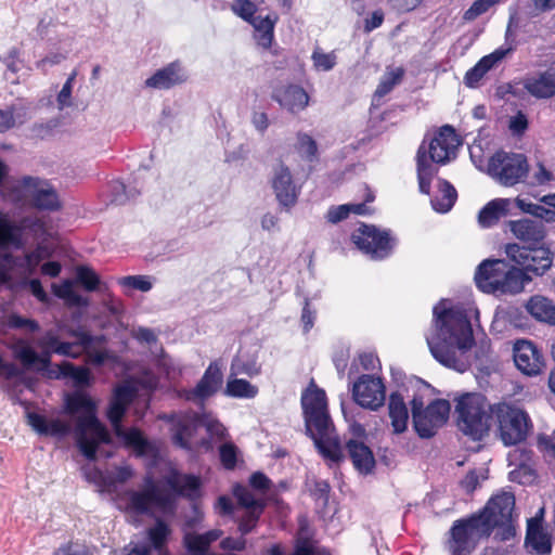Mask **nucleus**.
<instances>
[{
  "label": "nucleus",
  "instance_id": "obj_33",
  "mask_svg": "<svg viewBox=\"0 0 555 555\" xmlns=\"http://www.w3.org/2000/svg\"><path fill=\"white\" fill-rule=\"evenodd\" d=\"M526 309L537 321L555 324V302L552 299L534 295L527 301Z\"/></svg>",
  "mask_w": 555,
  "mask_h": 555
},
{
  "label": "nucleus",
  "instance_id": "obj_44",
  "mask_svg": "<svg viewBox=\"0 0 555 555\" xmlns=\"http://www.w3.org/2000/svg\"><path fill=\"white\" fill-rule=\"evenodd\" d=\"M404 69L402 67H387L382 76L374 93V99H382L388 94L403 78Z\"/></svg>",
  "mask_w": 555,
  "mask_h": 555
},
{
  "label": "nucleus",
  "instance_id": "obj_63",
  "mask_svg": "<svg viewBox=\"0 0 555 555\" xmlns=\"http://www.w3.org/2000/svg\"><path fill=\"white\" fill-rule=\"evenodd\" d=\"M131 334L138 341L149 346H152L157 341V337L151 328L138 327L132 330Z\"/></svg>",
  "mask_w": 555,
  "mask_h": 555
},
{
  "label": "nucleus",
  "instance_id": "obj_49",
  "mask_svg": "<svg viewBox=\"0 0 555 555\" xmlns=\"http://www.w3.org/2000/svg\"><path fill=\"white\" fill-rule=\"evenodd\" d=\"M60 369L62 375L72 377L77 385H86L89 382L90 373L86 367H77L69 362H64Z\"/></svg>",
  "mask_w": 555,
  "mask_h": 555
},
{
  "label": "nucleus",
  "instance_id": "obj_23",
  "mask_svg": "<svg viewBox=\"0 0 555 555\" xmlns=\"http://www.w3.org/2000/svg\"><path fill=\"white\" fill-rule=\"evenodd\" d=\"M514 49L513 43H505L495 49L492 53L481 57L474 67L467 70L464 77V83L469 88H475L483 76L509 55Z\"/></svg>",
  "mask_w": 555,
  "mask_h": 555
},
{
  "label": "nucleus",
  "instance_id": "obj_31",
  "mask_svg": "<svg viewBox=\"0 0 555 555\" xmlns=\"http://www.w3.org/2000/svg\"><path fill=\"white\" fill-rule=\"evenodd\" d=\"M514 201L509 198H495L489 202L478 215V222L483 228L494 225L502 217H505Z\"/></svg>",
  "mask_w": 555,
  "mask_h": 555
},
{
  "label": "nucleus",
  "instance_id": "obj_48",
  "mask_svg": "<svg viewBox=\"0 0 555 555\" xmlns=\"http://www.w3.org/2000/svg\"><path fill=\"white\" fill-rule=\"evenodd\" d=\"M118 283L126 291L138 289L141 292H149L153 287V281L146 275H128L118 280Z\"/></svg>",
  "mask_w": 555,
  "mask_h": 555
},
{
  "label": "nucleus",
  "instance_id": "obj_24",
  "mask_svg": "<svg viewBox=\"0 0 555 555\" xmlns=\"http://www.w3.org/2000/svg\"><path fill=\"white\" fill-rule=\"evenodd\" d=\"M272 189L280 205L289 208L298 198V190L294 184L289 169L283 164L274 168L272 177Z\"/></svg>",
  "mask_w": 555,
  "mask_h": 555
},
{
  "label": "nucleus",
  "instance_id": "obj_47",
  "mask_svg": "<svg viewBox=\"0 0 555 555\" xmlns=\"http://www.w3.org/2000/svg\"><path fill=\"white\" fill-rule=\"evenodd\" d=\"M76 281L88 292H93L100 284V279L93 269L87 266L76 268Z\"/></svg>",
  "mask_w": 555,
  "mask_h": 555
},
{
  "label": "nucleus",
  "instance_id": "obj_28",
  "mask_svg": "<svg viewBox=\"0 0 555 555\" xmlns=\"http://www.w3.org/2000/svg\"><path fill=\"white\" fill-rule=\"evenodd\" d=\"M274 99L291 113L304 111L309 104V95L299 86H287L275 91Z\"/></svg>",
  "mask_w": 555,
  "mask_h": 555
},
{
  "label": "nucleus",
  "instance_id": "obj_8",
  "mask_svg": "<svg viewBox=\"0 0 555 555\" xmlns=\"http://www.w3.org/2000/svg\"><path fill=\"white\" fill-rule=\"evenodd\" d=\"M415 384L418 393L411 400L413 426L421 438H431L448 422L451 405L448 400L437 399L424 408L423 393L429 392L430 386L420 379Z\"/></svg>",
  "mask_w": 555,
  "mask_h": 555
},
{
  "label": "nucleus",
  "instance_id": "obj_40",
  "mask_svg": "<svg viewBox=\"0 0 555 555\" xmlns=\"http://www.w3.org/2000/svg\"><path fill=\"white\" fill-rule=\"evenodd\" d=\"M50 256L51 253L48 247L40 244L34 250L26 253L23 259L14 260V266L22 268L25 274L31 275L36 272L40 262Z\"/></svg>",
  "mask_w": 555,
  "mask_h": 555
},
{
  "label": "nucleus",
  "instance_id": "obj_5",
  "mask_svg": "<svg viewBox=\"0 0 555 555\" xmlns=\"http://www.w3.org/2000/svg\"><path fill=\"white\" fill-rule=\"evenodd\" d=\"M77 337L78 343H61L53 331H48L36 341L40 352H37L29 341L18 339L13 345V353L26 369L35 365L46 369L50 364L52 353L77 358L83 351H88L94 340L88 333H80Z\"/></svg>",
  "mask_w": 555,
  "mask_h": 555
},
{
  "label": "nucleus",
  "instance_id": "obj_14",
  "mask_svg": "<svg viewBox=\"0 0 555 555\" xmlns=\"http://www.w3.org/2000/svg\"><path fill=\"white\" fill-rule=\"evenodd\" d=\"M23 230H29L35 236H39L46 231L44 222L39 217H25L20 224H16L8 212L0 209V248L23 247Z\"/></svg>",
  "mask_w": 555,
  "mask_h": 555
},
{
  "label": "nucleus",
  "instance_id": "obj_26",
  "mask_svg": "<svg viewBox=\"0 0 555 555\" xmlns=\"http://www.w3.org/2000/svg\"><path fill=\"white\" fill-rule=\"evenodd\" d=\"M188 73L178 62L155 72L153 76L145 80V86L152 89H169L176 85L186 81Z\"/></svg>",
  "mask_w": 555,
  "mask_h": 555
},
{
  "label": "nucleus",
  "instance_id": "obj_45",
  "mask_svg": "<svg viewBox=\"0 0 555 555\" xmlns=\"http://www.w3.org/2000/svg\"><path fill=\"white\" fill-rule=\"evenodd\" d=\"M258 387L242 378L230 379L227 383L225 395L235 398H255Z\"/></svg>",
  "mask_w": 555,
  "mask_h": 555
},
{
  "label": "nucleus",
  "instance_id": "obj_4",
  "mask_svg": "<svg viewBox=\"0 0 555 555\" xmlns=\"http://www.w3.org/2000/svg\"><path fill=\"white\" fill-rule=\"evenodd\" d=\"M301 405L307 433L319 452L332 462L340 461L341 449L327 411L325 391L311 383L301 396Z\"/></svg>",
  "mask_w": 555,
  "mask_h": 555
},
{
  "label": "nucleus",
  "instance_id": "obj_27",
  "mask_svg": "<svg viewBox=\"0 0 555 555\" xmlns=\"http://www.w3.org/2000/svg\"><path fill=\"white\" fill-rule=\"evenodd\" d=\"M524 89L537 99H550L555 95V72L546 70L522 81Z\"/></svg>",
  "mask_w": 555,
  "mask_h": 555
},
{
  "label": "nucleus",
  "instance_id": "obj_60",
  "mask_svg": "<svg viewBox=\"0 0 555 555\" xmlns=\"http://www.w3.org/2000/svg\"><path fill=\"white\" fill-rule=\"evenodd\" d=\"M261 513L262 512L246 509V514L241 519L238 526L242 534H247L255 528Z\"/></svg>",
  "mask_w": 555,
  "mask_h": 555
},
{
  "label": "nucleus",
  "instance_id": "obj_3",
  "mask_svg": "<svg viewBox=\"0 0 555 555\" xmlns=\"http://www.w3.org/2000/svg\"><path fill=\"white\" fill-rule=\"evenodd\" d=\"M165 482L172 492L162 489L152 475H146L141 489H128L117 494L116 504L119 509L129 517L151 514L154 509L163 514H171L175 511V495L195 498L198 494L199 479L193 475L180 474L171 470Z\"/></svg>",
  "mask_w": 555,
  "mask_h": 555
},
{
  "label": "nucleus",
  "instance_id": "obj_52",
  "mask_svg": "<svg viewBox=\"0 0 555 555\" xmlns=\"http://www.w3.org/2000/svg\"><path fill=\"white\" fill-rule=\"evenodd\" d=\"M134 476L129 465L118 466L107 475L106 490H111L115 483H125Z\"/></svg>",
  "mask_w": 555,
  "mask_h": 555
},
{
  "label": "nucleus",
  "instance_id": "obj_53",
  "mask_svg": "<svg viewBox=\"0 0 555 555\" xmlns=\"http://www.w3.org/2000/svg\"><path fill=\"white\" fill-rule=\"evenodd\" d=\"M24 118L25 114L22 115L14 108L0 109V132L9 130L16 124H22L24 121Z\"/></svg>",
  "mask_w": 555,
  "mask_h": 555
},
{
  "label": "nucleus",
  "instance_id": "obj_59",
  "mask_svg": "<svg viewBox=\"0 0 555 555\" xmlns=\"http://www.w3.org/2000/svg\"><path fill=\"white\" fill-rule=\"evenodd\" d=\"M86 479L106 490L107 475H104L94 466H85L82 468Z\"/></svg>",
  "mask_w": 555,
  "mask_h": 555
},
{
  "label": "nucleus",
  "instance_id": "obj_36",
  "mask_svg": "<svg viewBox=\"0 0 555 555\" xmlns=\"http://www.w3.org/2000/svg\"><path fill=\"white\" fill-rule=\"evenodd\" d=\"M171 534V528L162 519L157 518L154 526L147 529V539L157 555H168L166 544Z\"/></svg>",
  "mask_w": 555,
  "mask_h": 555
},
{
  "label": "nucleus",
  "instance_id": "obj_51",
  "mask_svg": "<svg viewBox=\"0 0 555 555\" xmlns=\"http://www.w3.org/2000/svg\"><path fill=\"white\" fill-rule=\"evenodd\" d=\"M8 326L11 328L22 330L26 333H35L40 328V325L36 320L24 318L18 314H11L8 317Z\"/></svg>",
  "mask_w": 555,
  "mask_h": 555
},
{
  "label": "nucleus",
  "instance_id": "obj_18",
  "mask_svg": "<svg viewBox=\"0 0 555 555\" xmlns=\"http://www.w3.org/2000/svg\"><path fill=\"white\" fill-rule=\"evenodd\" d=\"M202 427L199 423V415L184 414L177 416L173 421L172 439L173 442L184 449H192L193 447L210 448V443L205 440H196L195 433Z\"/></svg>",
  "mask_w": 555,
  "mask_h": 555
},
{
  "label": "nucleus",
  "instance_id": "obj_12",
  "mask_svg": "<svg viewBox=\"0 0 555 555\" xmlns=\"http://www.w3.org/2000/svg\"><path fill=\"white\" fill-rule=\"evenodd\" d=\"M493 415L496 417L504 444L514 446L526 439L531 424L524 410L506 403H499L494 405Z\"/></svg>",
  "mask_w": 555,
  "mask_h": 555
},
{
  "label": "nucleus",
  "instance_id": "obj_32",
  "mask_svg": "<svg viewBox=\"0 0 555 555\" xmlns=\"http://www.w3.org/2000/svg\"><path fill=\"white\" fill-rule=\"evenodd\" d=\"M526 543L539 555H546L552 550L551 539L537 517L528 519Z\"/></svg>",
  "mask_w": 555,
  "mask_h": 555
},
{
  "label": "nucleus",
  "instance_id": "obj_35",
  "mask_svg": "<svg viewBox=\"0 0 555 555\" xmlns=\"http://www.w3.org/2000/svg\"><path fill=\"white\" fill-rule=\"evenodd\" d=\"M531 275H528V273L520 267L515 268L512 267L509 269H504L503 275H502V282L500 285L499 293L502 294H517L520 293L525 284L529 283L531 281Z\"/></svg>",
  "mask_w": 555,
  "mask_h": 555
},
{
  "label": "nucleus",
  "instance_id": "obj_19",
  "mask_svg": "<svg viewBox=\"0 0 555 555\" xmlns=\"http://www.w3.org/2000/svg\"><path fill=\"white\" fill-rule=\"evenodd\" d=\"M8 175V167L0 162V196L16 205L30 204L35 178L25 177L21 180L4 181Z\"/></svg>",
  "mask_w": 555,
  "mask_h": 555
},
{
  "label": "nucleus",
  "instance_id": "obj_39",
  "mask_svg": "<svg viewBox=\"0 0 555 555\" xmlns=\"http://www.w3.org/2000/svg\"><path fill=\"white\" fill-rule=\"evenodd\" d=\"M234 495L238 504L245 509L262 512L264 508V499L254 489L237 485L234 488Z\"/></svg>",
  "mask_w": 555,
  "mask_h": 555
},
{
  "label": "nucleus",
  "instance_id": "obj_10",
  "mask_svg": "<svg viewBox=\"0 0 555 555\" xmlns=\"http://www.w3.org/2000/svg\"><path fill=\"white\" fill-rule=\"evenodd\" d=\"M506 257L521 267L528 275L542 276L552 267L555 253L547 243L532 247H520V244L508 243L504 247Z\"/></svg>",
  "mask_w": 555,
  "mask_h": 555
},
{
  "label": "nucleus",
  "instance_id": "obj_46",
  "mask_svg": "<svg viewBox=\"0 0 555 555\" xmlns=\"http://www.w3.org/2000/svg\"><path fill=\"white\" fill-rule=\"evenodd\" d=\"M313 67L319 72L332 70L337 63V55L334 51L325 52L321 48H315L311 55Z\"/></svg>",
  "mask_w": 555,
  "mask_h": 555
},
{
  "label": "nucleus",
  "instance_id": "obj_9",
  "mask_svg": "<svg viewBox=\"0 0 555 555\" xmlns=\"http://www.w3.org/2000/svg\"><path fill=\"white\" fill-rule=\"evenodd\" d=\"M135 391L137 389L134 385L130 382H126L118 386L111 400L109 408L107 410V417L116 436L121 439L127 447L137 452L138 455H143L150 451V442L143 437L140 430L135 428L126 430L121 426V420L127 406L132 401Z\"/></svg>",
  "mask_w": 555,
  "mask_h": 555
},
{
  "label": "nucleus",
  "instance_id": "obj_61",
  "mask_svg": "<svg viewBox=\"0 0 555 555\" xmlns=\"http://www.w3.org/2000/svg\"><path fill=\"white\" fill-rule=\"evenodd\" d=\"M528 128L527 116L522 112H518L515 116H512L508 120V129L514 134H522Z\"/></svg>",
  "mask_w": 555,
  "mask_h": 555
},
{
  "label": "nucleus",
  "instance_id": "obj_17",
  "mask_svg": "<svg viewBox=\"0 0 555 555\" xmlns=\"http://www.w3.org/2000/svg\"><path fill=\"white\" fill-rule=\"evenodd\" d=\"M352 396L359 405L377 410L385 401V386L379 377L362 375L353 385Z\"/></svg>",
  "mask_w": 555,
  "mask_h": 555
},
{
  "label": "nucleus",
  "instance_id": "obj_22",
  "mask_svg": "<svg viewBox=\"0 0 555 555\" xmlns=\"http://www.w3.org/2000/svg\"><path fill=\"white\" fill-rule=\"evenodd\" d=\"M223 375L217 362H211L197 385L184 392V398L194 402H203L215 395L222 385Z\"/></svg>",
  "mask_w": 555,
  "mask_h": 555
},
{
  "label": "nucleus",
  "instance_id": "obj_50",
  "mask_svg": "<svg viewBox=\"0 0 555 555\" xmlns=\"http://www.w3.org/2000/svg\"><path fill=\"white\" fill-rule=\"evenodd\" d=\"M199 423L212 438L221 439L225 435L224 426L210 414L199 415Z\"/></svg>",
  "mask_w": 555,
  "mask_h": 555
},
{
  "label": "nucleus",
  "instance_id": "obj_7",
  "mask_svg": "<svg viewBox=\"0 0 555 555\" xmlns=\"http://www.w3.org/2000/svg\"><path fill=\"white\" fill-rule=\"evenodd\" d=\"M493 409L481 393H463L455 399L454 406L459 429L473 440H481L491 427Z\"/></svg>",
  "mask_w": 555,
  "mask_h": 555
},
{
  "label": "nucleus",
  "instance_id": "obj_6",
  "mask_svg": "<svg viewBox=\"0 0 555 555\" xmlns=\"http://www.w3.org/2000/svg\"><path fill=\"white\" fill-rule=\"evenodd\" d=\"M461 141L451 126H443L430 141L428 147L423 143L417 151V179L420 191L429 194L430 183L437 175L434 164L444 165L455 158Z\"/></svg>",
  "mask_w": 555,
  "mask_h": 555
},
{
  "label": "nucleus",
  "instance_id": "obj_62",
  "mask_svg": "<svg viewBox=\"0 0 555 555\" xmlns=\"http://www.w3.org/2000/svg\"><path fill=\"white\" fill-rule=\"evenodd\" d=\"M249 482L251 488L262 496L266 494L271 485L270 479L261 473L253 474L250 476Z\"/></svg>",
  "mask_w": 555,
  "mask_h": 555
},
{
  "label": "nucleus",
  "instance_id": "obj_42",
  "mask_svg": "<svg viewBox=\"0 0 555 555\" xmlns=\"http://www.w3.org/2000/svg\"><path fill=\"white\" fill-rule=\"evenodd\" d=\"M456 199L455 189L446 180L439 181V194L431 199L433 208L438 212H447Z\"/></svg>",
  "mask_w": 555,
  "mask_h": 555
},
{
  "label": "nucleus",
  "instance_id": "obj_15",
  "mask_svg": "<svg viewBox=\"0 0 555 555\" xmlns=\"http://www.w3.org/2000/svg\"><path fill=\"white\" fill-rule=\"evenodd\" d=\"M354 245L374 260L384 259L391 253V240L386 231L374 225L361 224L351 235Z\"/></svg>",
  "mask_w": 555,
  "mask_h": 555
},
{
  "label": "nucleus",
  "instance_id": "obj_64",
  "mask_svg": "<svg viewBox=\"0 0 555 555\" xmlns=\"http://www.w3.org/2000/svg\"><path fill=\"white\" fill-rule=\"evenodd\" d=\"M511 480L519 483H528L534 479V475L531 469L526 466H520L518 469H514L509 473Z\"/></svg>",
  "mask_w": 555,
  "mask_h": 555
},
{
  "label": "nucleus",
  "instance_id": "obj_2",
  "mask_svg": "<svg viewBox=\"0 0 555 555\" xmlns=\"http://www.w3.org/2000/svg\"><path fill=\"white\" fill-rule=\"evenodd\" d=\"M469 312L478 315L477 309L447 307V301H440L434 308V326L426 335L433 357L442 365L459 372L466 370L462 357L474 344Z\"/></svg>",
  "mask_w": 555,
  "mask_h": 555
},
{
  "label": "nucleus",
  "instance_id": "obj_13",
  "mask_svg": "<svg viewBox=\"0 0 555 555\" xmlns=\"http://www.w3.org/2000/svg\"><path fill=\"white\" fill-rule=\"evenodd\" d=\"M488 173L502 185L513 186L527 176V159L522 154L496 152L489 159Z\"/></svg>",
  "mask_w": 555,
  "mask_h": 555
},
{
  "label": "nucleus",
  "instance_id": "obj_37",
  "mask_svg": "<svg viewBox=\"0 0 555 555\" xmlns=\"http://www.w3.org/2000/svg\"><path fill=\"white\" fill-rule=\"evenodd\" d=\"M275 21L276 18H271L270 15H258L251 21V25L255 28V39L264 49L269 48L272 43Z\"/></svg>",
  "mask_w": 555,
  "mask_h": 555
},
{
  "label": "nucleus",
  "instance_id": "obj_43",
  "mask_svg": "<svg viewBox=\"0 0 555 555\" xmlns=\"http://www.w3.org/2000/svg\"><path fill=\"white\" fill-rule=\"evenodd\" d=\"M52 289L54 295L63 299L68 306L82 307L88 305V299L74 289V282L70 280L61 284H53Z\"/></svg>",
  "mask_w": 555,
  "mask_h": 555
},
{
  "label": "nucleus",
  "instance_id": "obj_21",
  "mask_svg": "<svg viewBox=\"0 0 555 555\" xmlns=\"http://www.w3.org/2000/svg\"><path fill=\"white\" fill-rule=\"evenodd\" d=\"M508 228L514 237L522 243L520 247H532L546 243L547 229L542 221L529 218L511 220Z\"/></svg>",
  "mask_w": 555,
  "mask_h": 555
},
{
  "label": "nucleus",
  "instance_id": "obj_56",
  "mask_svg": "<svg viewBox=\"0 0 555 555\" xmlns=\"http://www.w3.org/2000/svg\"><path fill=\"white\" fill-rule=\"evenodd\" d=\"M76 74H72L66 82L63 85L61 91L57 94V107L59 109H64L65 107H69L72 105V90L73 83L75 80Z\"/></svg>",
  "mask_w": 555,
  "mask_h": 555
},
{
  "label": "nucleus",
  "instance_id": "obj_55",
  "mask_svg": "<svg viewBox=\"0 0 555 555\" xmlns=\"http://www.w3.org/2000/svg\"><path fill=\"white\" fill-rule=\"evenodd\" d=\"M500 0H476L470 8L464 13L466 21H473L482 13L487 12L492 5Z\"/></svg>",
  "mask_w": 555,
  "mask_h": 555
},
{
  "label": "nucleus",
  "instance_id": "obj_57",
  "mask_svg": "<svg viewBox=\"0 0 555 555\" xmlns=\"http://www.w3.org/2000/svg\"><path fill=\"white\" fill-rule=\"evenodd\" d=\"M298 151L304 157L312 159L317 154V144L310 135L298 134Z\"/></svg>",
  "mask_w": 555,
  "mask_h": 555
},
{
  "label": "nucleus",
  "instance_id": "obj_38",
  "mask_svg": "<svg viewBox=\"0 0 555 555\" xmlns=\"http://www.w3.org/2000/svg\"><path fill=\"white\" fill-rule=\"evenodd\" d=\"M350 214L369 215L371 214V209L365 205V203H350L333 206L327 210L326 219L331 223H337L347 219Z\"/></svg>",
  "mask_w": 555,
  "mask_h": 555
},
{
  "label": "nucleus",
  "instance_id": "obj_34",
  "mask_svg": "<svg viewBox=\"0 0 555 555\" xmlns=\"http://www.w3.org/2000/svg\"><path fill=\"white\" fill-rule=\"evenodd\" d=\"M388 410L393 433H403L408 427L409 412L401 393L392 392L390 395Z\"/></svg>",
  "mask_w": 555,
  "mask_h": 555
},
{
  "label": "nucleus",
  "instance_id": "obj_29",
  "mask_svg": "<svg viewBox=\"0 0 555 555\" xmlns=\"http://www.w3.org/2000/svg\"><path fill=\"white\" fill-rule=\"evenodd\" d=\"M346 448L357 470L361 474L372 472L375 466V459L371 449L363 441L350 439Z\"/></svg>",
  "mask_w": 555,
  "mask_h": 555
},
{
  "label": "nucleus",
  "instance_id": "obj_11",
  "mask_svg": "<svg viewBox=\"0 0 555 555\" xmlns=\"http://www.w3.org/2000/svg\"><path fill=\"white\" fill-rule=\"evenodd\" d=\"M489 535V525L475 515L453 524L447 546L451 555H470L480 539Z\"/></svg>",
  "mask_w": 555,
  "mask_h": 555
},
{
  "label": "nucleus",
  "instance_id": "obj_20",
  "mask_svg": "<svg viewBox=\"0 0 555 555\" xmlns=\"http://www.w3.org/2000/svg\"><path fill=\"white\" fill-rule=\"evenodd\" d=\"M514 362L525 375L537 376L544 367L543 356L529 340L519 339L514 344Z\"/></svg>",
  "mask_w": 555,
  "mask_h": 555
},
{
  "label": "nucleus",
  "instance_id": "obj_1",
  "mask_svg": "<svg viewBox=\"0 0 555 555\" xmlns=\"http://www.w3.org/2000/svg\"><path fill=\"white\" fill-rule=\"evenodd\" d=\"M65 403L70 422L28 413L27 423L37 433L51 436L67 435L72 430L70 423H75L74 433L77 446L81 453L92 461L95 459L98 447L109 442V434L96 417V404L82 391L68 395Z\"/></svg>",
  "mask_w": 555,
  "mask_h": 555
},
{
  "label": "nucleus",
  "instance_id": "obj_30",
  "mask_svg": "<svg viewBox=\"0 0 555 555\" xmlns=\"http://www.w3.org/2000/svg\"><path fill=\"white\" fill-rule=\"evenodd\" d=\"M30 188H33L31 205L48 210H54L60 207L57 194L47 181L35 178L34 184Z\"/></svg>",
  "mask_w": 555,
  "mask_h": 555
},
{
  "label": "nucleus",
  "instance_id": "obj_25",
  "mask_svg": "<svg viewBox=\"0 0 555 555\" xmlns=\"http://www.w3.org/2000/svg\"><path fill=\"white\" fill-rule=\"evenodd\" d=\"M506 263L504 260H485L475 273L477 287L487 294L499 293Z\"/></svg>",
  "mask_w": 555,
  "mask_h": 555
},
{
  "label": "nucleus",
  "instance_id": "obj_58",
  "mask_svg": "<svg viewBox=\"0 0 555 555\" xmlns=\"http://www.w3.org/2000/svg\"><path fill=\"white\" fill-rule=\"evenodd\" d=\"M237 450L232 443H224L220 447V459L224 467L233 468L236 464Z\"/></svg>",
  "mask_w": 555,
  "mask_h": 555
},
{
  "label": "nucleus",
  "instance_id": "obj_41",
  "mask_svg": "<svg viewBox=\"0 0 555 555\" xmlns=\"http://www.w3.org/2000/svg\"><path fill=\"white\" fill-rule=\"evenodd\" d=\"M515 205L525 214L541 219L547 223H555V209L546 205L534 204L521 197L514 199Z\"/></svg>",
  "mask_w": 555,
  "mask_h": 555
},
{
  "label": "nucleus",
  "instance_id": "obj_16",
  "mask_svg": "<svg viewBox=\"0 0 555 555\" xmlns=\"http://www.w3.org/2000/svg\"><path fill=\"white\" fill-rule=\"evenodd\" d=\"M514 506V495L509 492H503L493 496L486 505L483 512L476 516L481 518L486 525H489V531L491 532L494 527H509L513 521Z\"/></svg>",
  "mask_w": 555,
  "mask_h": 555
},
{
  "label": "nucleus",
  "instance_id": "obj_54",
  "mask_svg": "<svg viewBox=\"0 0 555 555\" xmlns=\"http://www.w3.org/2000/svg\"><path fill=\"white\" fill-rule=\"evenodd\" d=\"M232 11L250 24L251 21L256 17V5L249 0H235L232 4Z\"/></svg>",
  "mask_w": 555,
  "mask_h": 555
}]
</instances>
